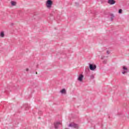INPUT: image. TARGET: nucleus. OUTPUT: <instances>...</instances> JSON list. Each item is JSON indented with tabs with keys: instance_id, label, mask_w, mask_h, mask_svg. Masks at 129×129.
I'll return each mask as SVG.
<instances>
[{
	"instance_id": "obj_17",
	"label": "nucleus",
	"mask_w": 129,
	"mask_h": 129,
	"mask_svg": "<svg viewBox=\"0 0 129 129\" xmlns=\"http://www.w3.org/2000/svg\"><path fill=\"white\" fill-rule=\"evenodd\" d=\"M26 71H29V69H26Z\"/></svg>"
},
{
	"instance_id": "obj_3",
	"label": "nucleus",
	"mask_w": 129,
	"mask_h": 129,
	"mask_svg": "<svg viewBox=\"0 0 129 129\" xmlns=\"http://www.w3.org/2000/svg\"><path fill=\"white\" fill-rule=\"evenodd\" d=\"M89 68L90 70H92V71H94L95 69H96V65L95 64H89Z\"/></svg>"
},
{
	"instance_id": "obj_14",
	"label": "nucleus",
	"mask_w": 129,
	"mask_h": 129,
	"mask_svg": "<svg viewBox=\"0 0 129 129\" xmlns=\"http://www.w3.org/2000/svg\"><path fill=\"white\" fill-rule=\"evenodd\" d=\"M103 63L104 64H106V60H104V61H103Z\"/></svg>"
},
{
	"instance_id": "obj_13",
	"label": "nucleus",
	"mask_w": 129,
	"mask_h": 129,
	"mask_svg": "<svg viewBox=\"0 0 129 129\" xmlns=\"http://www.w3.org/2000/svg\"><path fill=\"white\" fill-rule=\"evenodd\" d=\"M121 13H122V10L119 9V11H118V13L119 14H121Z\"/></svg>"
},
{
	"instance_id": "obj_4",
	"label": "nucleus",
	"mask_w": 129,
	"mask_h": 129,
	"mask_svg": "<svg viewBox=\"0 0 129 129\" xmlns=\"http://www.w3.org/2000/svg\"><path fill=\"white\" fill-rule=\"evenodd\" d=\"M122 69L124 71L122 72V74H125V73H127V72H128V70H127V68L125 66H123Z\"/></svg>"
},
{
	"instance_id": "obj_9",
	"label": "nucleus",
	"mask_w": 129,
	"mask_h": 129,
	"mask_svg": "<svg viewBox=\"0 0 129 129\" xmlns=\"http://www.w3.org/2000/svg\"><path fill=\"white\" fill-rule=\"evenodd\" d=\"M11 6H12V7H15V6L17 5V3H16V2L15 1H11Z\"/></svg>"
},
{
	"instance_id": "obj_10",
	"label": "nucleus",
	"mask_w": 129,
	"mask_h": 129,
	"mask_svg": "<svg viewBox=\"0 0 129 129\" xmlns=\"http://www.w3.org/2000/svg\"><path fill=\"white\" fill-rule=\"evenodd\" d=\"M110 19L111 21H113V19H114V15L113 14H110Z\"/></svg>"
},
{
	"instance_id": "obj_12",
	"label": "nucleus",
	"mask_w": 129,
	"mask_h": 129,
	"mask_svg": "<svg viewBox=\"0 0 129 129\" xmlns=\"http://www.w3.org/2000/svg\"><path fill=\"white\" fill-rule=\"evenodd\" d=\"M90 78H91V79H94V75H92L90 76Z\"/></svg>"
},
{
	"instance_id": "obj_8",
	"label": "nucleus",
	"mask_w": 129,
	"mask_h": 129,
	"mask_svg": "<svg viewBox=\"0 0 129 129\" xmlns=\"http://www.w3.org/2000/svg\"><path fill=\"white\" fill-rule=\"evenodd\" d=\"M60 92L62 94H66V90L65 89H62L60 91Z\"/></svg>"
},
{
	"instance_id": "obj_18",
	"label": "nucleus",
	"mask_w": 129,
	"mask_h": 129,
	"mask_svg": "<svg viewBox=\"0 0 129 129\" xmlns=\"http://www.w3.org/2000/svg\"><path fill=\"white\" fill-rule=\"evenodd\" d=\"M101 59H103V57H101Z\"/></svg>"
},
{
	"instance_id": "obj_15",
	"label": "nucleus",
	"mask_w": 129,
	"mask_h": 129,
	"mask_svg": "<svg viewBox=\"0 0 129 129\" xmlns=\"http://www.w3.org/2000/svg\"><path fill=\"white\" fill-rule=\"evenodd\" d=\"M106 53L107 54H108V55H109L110 54L109 51L108 50L107 51Z\"/></svg>"
},
{
	"instance_id": "obj_2",
	"label": "nucleus",
	"mask_w": 129,
	"mask_h": 129,
	"mask_svg": "<svg viewBox=\"0 0 129 129\" xmlns=\"http://www.w3.org/2000/svg\"><path fill=\"white\" fill-rule=\"evenodd\" d=\"M69 126L70 127H74V128L78 129L79 126L77 124H75L74 123H71L69 124Z\"/></svg>"
},
{
	"instance_id": "obj_19",
	"label": "nucleus",
	"mask_w": 129,
	"mask_h": 129,
	"mask_svg": "<svg viewBox=\"0 0 129 129\" xmlns=\"http://www.w3.org/2000/svg\"><path fill=\"white\" fill-rule=\"evenodd\" d=\"M77 5H78V3H76Z\"/></svg>"
},
{
	"instance_id": "obj_6",
	"label": "nucleus",
	"mask_w": 129,
	"mask_h": 129,
	"mask_svg": "<svg viewBox=\"0 0 129 129\" xmlns=\"http://www.w3.org/2000/svg\"><path fill=\"white\" fill-rule=\"evenodd\" d=\"M61 124V122H56L54 123V127L55 128H58L59 127V125Z\"/></svg>"
},
{
	"instance_id": "obj_20",
	"label": "nucleus",
	"mask_w": 129,
	"mask_h": 129,
	"mask_svg": "<svg viewBox=\"0 0 129 129\" xmlns=\"http://www.w3.org/2000/svg\"><path fill=\"white\" fill-rule=\"evenodd\" d=\"M28 107H30V106H28Z\"/></svg>"
},
{
	"instance_id": "obj_1",
	"label": "nucleus",
	"mask_w": 129,
	"mask_h": 129,
	"mask_svg": "<svg viewBox=\"0 0 129 129\" xmlns=\"http://www.w3.org/2000/svg\"><path fill=\"white\" fill-rule=\"evenodd\" d=\"M52 5H53V2L51 0H47L46 3V6L47 9H51L52 8Z\"/></svg>"
},
{
	"instance_id": "obj_16",
	"label": "nucleus",
	"mask_w": 129,
	"mask_h": 129,
	"mask_svg": "<svg viewBox=\"0 0 129 129\" xmlns=\"http://www.w3.org/2000/svg\"><path fill=\"white\" fill-rule=\"evenodd\" d=\"M86 71H89V69L87 68L85 70Z\"/></svg>"
},
{
	"instance_id": "obj_7",
	"label": "nucleus",
	"mask_w": 129,
	"mask_h": 129,
	"mask_svg": "<svg viewBox=\"0 0 129 129\" xmlns=\"http://www.w3.org/2000/svg\"><path fill=\"white\" fill-rule=\"evenodd\" d=\"M108 4L109 5H114L115 4V1L114 0H108Z\"/></svg>"
},
{
	"instance_id": "obj_11",
	"label": "nucleus",
	"mask_w": 129,
	"mask_h": 129,
	"mask_svg": "<svg viewBox=\"0 0 129 129\" xmlns=\"http://www.w3.org/2000/svg\"><path fill=\"white\" fill-rule=\"evenodd\" d=\"M0 36L2 38H4V37H5V33H4V32H1Z\"/></svg>"
},
{
	"instance_id": "obj_5",
	"label": "nucleus",
	"mask_w": 129,
	"mask_h": 129,
	"mask_svg": "<svg viewBox=\"0 0 129 129\" xmlns=\"http://www.w3.org/2000/svg\"><path fill=\"white\" fill-rule=\"evenodd\" d=\"M84 78V76L83 75L81 74L78 78V81H80L81 82L83 80V78Z\"/></svg>"
}]
</instances>
